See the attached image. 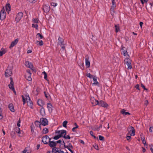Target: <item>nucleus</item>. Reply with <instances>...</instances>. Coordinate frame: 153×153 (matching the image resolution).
Instances as JSON below:
<instances>
[{"label": "nucleus", "instance_id": "c756f323", "mask_svg": "<svg viewBox=\"0 0 153 153\" xmlns=\"http://www.w3.org/2000/svg\"><path fill=\"white\" fill-rule=\"evenodd\" d=\"M93 79L94 81V82L93 83V84H95L98 85L99 84V83L97 81V77L95 76H94V77H93Z\"/></svg>", "mask_w": 153, "mask_h": 153}, {"label": "nucleus", "instance_id": "2f4dec72", "mask_svg": "<svg viewBox=\"0 0 153 153\" xmlns=\"http://www.w3.org/2000/svg\"><path fill=\"white\" fill-rule=\"evenodd\" d=\"M31 75H30V74H26L25 76L26 78L29 81H31L32 80Z\"/></svg>", "mask_w": 153, "mask_h": 153}, {"label": "nucleus", "instance_id": "9d476101", "mask_svg": "<svg viewBox=\"0 0 153 153\" xmlns=\"http://www.w3.org/2000/svg\"><path fill=\"white\" fill-rule=\"evenodd\" d=\"M112 2V5L111 6V15H113V13H114V10L116 6V4L114 0H111Z\"/></svg>", "mask_w": 153, "mask_h": 153}, {"label": "nucleus", "instance_id": "f8f14e48", "mask_svg": "<svg viewBox=\"0 0 153 153\" xmlns=\"http://www.w3.org/2000/svg\"><path fill=\"white\" fill-rule=\"evenodd\" d=\"M88 56L87 55H86L85 56V65L87 68H89L90 65V62Z\"/></svg>", "mask_w": 153, "mask_h": 153}, {"label": "nucleus", "instance_id": "a19ab883", "mask_svg": "<svg viewBox=\"0 0 153 153\" xmlns=\"http://www.w3.org/2000/svg\"><path fill=\"white\" fill-rule=\"evenodd\" d=\"M141 140L143 142V144L145 145L146 144V141H145V138L144 137H141Z\"/></svg>", "mask_w": 153, "mask_h": 153}, {"label": "nucleus", "instance_id": "13d9d810", "mask_svg": "<svg viewBox=\"0 0 153 153\" xmlns=\"http://www.w3.org/2000/svg\"><path fill=\"white\" fill-rule=\"evenodd\" d=\"M102 125L101 124H100V126H99V127H98L97 128V130H99V129L100 128H102Z\"/></svg>", "mask_w": 153, "mask_h": 153}, {"label": "nucleus", "instance_id": "69168bd1", "mask_svg": "<svg viewBox=\"0 0 153 153\" xmlns=\"http://www.w3.org/2000/svg\"><path fill=\"white\" fill-rule=\"evenodd\" d=\"M60 132H61V131H59V130H57V131H56V133L57 134H60Z\"/></svg>", "mask_w": 153, "mask_h": 153}, {"label": "nucleus", "instance_id": "09e8293b", "mask_svg": "<svg viewBox=\"0 0 153 153\" xmlns=\"http://www.w3.org/2000/svg\"><path fill=\"white\" fill-rule=\"evenodd\" d=\"M99 140H104V137L101 135H99Z\"/></svg>", "mask_w": 153, "mask_h": 153}, {"label": "nucleus", "instance_id": "6ab92c4d", "mask_svg": "<svg viewBox=\"0 0 153 153\" xmlns=\"http://www.w3.org/2000/svg\"><path fill=\"white\" fill-rule=\"evenodd\" d=\"M8 108L11 112H14L15 109L12 103L9 104L8 105Z\"/></svg>", "mask_w": 153, "mask_h": 153}, {"label": "nucleus", "instance_id": "864d4df0", "mask_svg": "<svg viewBox=\"0 0 153 153\" xmlns=\"http://www.w3.org/2000/svg\"><path fill=\"white\" fill-rule=\"evenodd\" d=\"M64 138L65 139H70L71 138V137L69 135H68L67 136H65Z\"/></svg>", "mask_w": 153, "mask_h": 153}, {"label": "nucleus", "instance_id": "393cba45", "mask_svg": "<svg viewBox=\"0 0 153 153\" xmlns=\"http://www.w3.org/2000/svg\"><path fill=\"white\" fill-rule=\"evenodd\" d=\"M37 103L39 105L42 107L44 105V102L42 100L39 99L38 100Z\"/></svg>", "mask_w": 153, "mask_h": 153}, {"label": "nucleus", "instance_id": "5fc2aeb1", "mask_svg": "<svg viewBox=\"0 0 153 153\" xmlns=\"http://www.w3.org/2000/svg\"><path fill=\"white\" fill-rule=\"evenodd\" d=\"M23 153H30L29 152H27V150L26 148H25L22 152Z\"/></svg>", "mask_w": 153, "mask_h": 153}, {"label": "nucleus", "instance_id": "f704fd0d", "mask_svg": "<svg viewBox=\"0 0 153 153\" xmlns=\"http://www.w3.org/2000/svg\"><path fill=\"white\" fill-rule=\"evenodd\" d=\"M115 31L116 33L118 32L120 30L119 25V24L115 25Z\"/></svg>", "mask_w": 153, "mask_h": 153}, {"label": "nucleus", "instance_id": "6e6552de", "mask_svg": "<svg viewBox=\"0 0 153 153\" xmlns=\"http://www.w3.org/2000/svg\"><path fill=\"white\" fill-rule=\"evenodd\" d=\"M97 105H98L100 106L103 107L104 108L107 107L108 106V105L105 102L102 100H100L98 101Z\"/></svg>", "mask_w": 153, "mask_h": 153}, {"label": "nucleus", "instance_id": "a18cd8bd", "mask_svg": "<svg viewBox=\"0 0 153 153\" xmlns=\"http://www.w3.org/2000/svg\"><path fill=\"white\" fill-rule=\"evenodd\" d=\"M60 135H59V134L58 135L55 136L53 137V139L55 140H58L59 139V138L61 137V136H60Z\"/></svg>", "mask_w": 153, "mask_h": 153}, {"label": "nucleus", "instance_id": "603ef678", "mask_svg": "<svg viewBox=\"0 0 153 153\" xmlns=\"http://www.w3.org/2000/svg\"><path fill=\"white\" fill-rule=\"evenodd\" d=\"M141 86L142 88H143L144 89V90H147V89H146V88H145V86L143 84L141 83Z\"/></svg>", "mask_w": 153, "mask_h": 153}, {"label": "nucleus", "instance_id": "49530a36", "mask_svg": "<svg viewBox=\"0 0 153 153\" xmlns=\"http://www.w3.org/2000/svg\"><path fill=\"white\" fill-rule=\"evenodd\" d=\"M33 21L34 23H38L39 20L37 19H33Z\"/></svg>", "mask_w": 153, "mask_h": 153}, {"label": "nucleus", "instance_id": "20e7f679", "mask_svg": "<svg viewBox=\"0 0 153 153\" xmlns=\"http://www.w3.org/2000/svg\"><path fill=\"white\" fill-rule=\"evenodd\" d=\"M51 140V138L47 135H45L42 137V141L45 144H48Z\"/></svg>", "mask_w": 153, "mask_h": 153}, {"label": "nucleus", "instance_id": "39448f33", "mask_svg": "<svg viewBox=\"0 0 153 153\" xmlns=\"http://www.w3.org/2000/svg\"><path fill=\"white\" fill-rule=\"evenodd\" d=\"M6 13L5 12V10L3 8L0 12V19L1 20H4L6 17Z\"/></svg>", "mask_w": 153, "mask_h": 153}, {"label": "nucleus", "instance_id": "2eb2a0df", "mask_svg": "<svg viewBox=\"0 0 153 153\" xmlns=\"http://www.w3.org/2000/svg\"><path fill=\"white\" fill-rule=\"evenodd\" d=\"M18 41L19 39H16L14 41H12L9 47V48H11L13 47L17 44Z\"/></svg>", "mask_w": 153, "mask_h": 153}, {"label": "nucleus", "instance_id": "9b49d317", "mask_svg": "<svg viewBox=\"0 0 153 153\" xmlns=\"http://www.w3.org/2000/svg\"><path fill=\"white\" fill-rule=\"evenodd\" d=\"M10 84L8 86L9 88L12 90L13 92H15V90L13 86V79L12 77L10 78Z\"/></svg>", "mask_w": 153, "mask_h": 153}, {"label": "nucleus", "instance_id": "e433bc0d", "mask_svg": "<svg viewBox=\"0 0 153 153\" xmlns=\"http://www.w3.org/2000/svg\"><path fill=\"white\" fill-rule=\"evenodd\" d=\"M15 131L16 133H17L18 134H20L21 133L22 131H20V129L19 127H16L15 128Z\"/></svg>", "mask_w": 153, "mask_h": 153}, {"label": "nucleus", "instance_id": "3c124183", "mask_svg": "<svg viewBox=\"0 0 153 153\" xmlns=\"http://www.w3.org/2000/svg\"><path fill=\"white\" fill-rule=\"evenodd\" d=\"M150 149L151 150L152 153H153V145H150Z\"/></svg>", "mask_w": 153, "mask_h": 153}, {"label": "nucleus", "instance_id": "1a4fd4ad", "mask_svg": "<svg viewBox=\"0 0 153 153\" xmlns=\"http://www.w3.org/2000/svg\"><path fill=\"white\" fill-rule=\"evenodd\" d=\"M22 97L23 105H25V102H27V101H30V98L29 97L28 95H26L25 96L22 95Z\"/></svg>", "mask_w": 153, "mask_h": 153}, {"label": "nucleus", "instance_id": "7ed1b4c3", "mask_svg": "<svg viewBox=\"0 0 153 153\" xmlns=\"http://www.w3.org/2000/svg\"><path fill=\"white\" fill-rule=\"evenodd\" d=\"M124 63L128 66L127 69H130L132 68L131 60L128 58H126L124 60Z\"/></svg>", "mask_w": 153, "mask_h": 153}, {"label": "nucleus", "instance_id": "4be33fe9", "mask_svg": "<svg viewBox=\"0 0 153 153\" xmlns=\"http://www.w3.org/2000/svg\"><path fill=\"white\" fill-rule=\"evenodd\" d=\"M40 113L42 116H44L45 114V109L44 108L42 107L40 109Z\"/></svg>", "mask_w": 153, "mask_h": 153}, {"label": "nucleus", "instance_id": "4d7b16f0", "mask_svg": "<svg viewBox=\"0 0 153 153\" xmlns=\"http://www.w3.org/2000/svg\"><path fill=\"white\" fill-rule=\"evenodd\" d=\"M27 74H30V75L31 74V73L30 72V71L29 70H27Z\"/></svg>", "mask_w": 153, "mask_h": 153}, {"label": "nucleus", "instance_id": "ddd939ff", "mask_svg": "<svg viewBox=\"0 0 153 153\" xmlns=\"http://www.w3.org/2000/svg\"><path fill=\"white\" fill-rule=\"evenodd\" d=\"M50 7L49 5L45 4L43 6V9L44 12L47 13L50 10Z\"/></svg>", "mask_w": 153, "mask_h": 153}, {"label": "nucleus", "instance_id": "b1692460", "mask_svg": "<svg viewBox=\"0 0 153 153\" xmlns=\"http://www.w3.org/2000/svg\"><path fill=\"white\" fill-rule=\"evenodd\" d=\"M6 10L7 12L9 13V12L10 10V5L9 4H7L6 6Z\"/></svg>", "mask_w": 153, "mask_h": 153}, {"label": "nucleus", "instance_id": "bb28decb", "mask_svg": "<svg viewBox=\"0 0 153 153\" xmlns=\"http://www.w3.org/2000/svg\"><path fill=\"white\" fill-rule=\"evenodd\" d=\"M35 44L37 45H38L40 46H42L43 45L44 43L42 40L40 41H36L35 42Z\"/></svg>", "mask_w": 153, "mask_h": 153}, {"label": "nucleus", "instance_id": "4468645a", "mask_svg": "<svg viewBox=\"0 0 153 153\" xmlns=\"http://www.w3.org/2000/svg\"><path fill=\"white\" fill-rule=\"evenodd\" d=\"M91 101L92 104L93 106L97 105L98 102V101L94 97L91 98Z\"/></svg>", "mask_w": 153, "mask_h": 153}, {"label": "nucleus", "instance_id": "0e129e2a", "mask_svg": "<svg viewBox=\"0 0 153 153\" xmlns=\"http://www.w3.org/2000/svg\"><path fill=\"white\" fill-rule=\"evenodd\" d=\"M131 137L130 136H128L126 137V139L127 140H129L131 138Z\"/></svg>", "mask_w": 153, "mask_h": 153}, {"label": "nucleus", "instance_id": "052dcab7", "mask_svg": "<svg viewBox=\"0 0 153 153\" xmlns=\"http://www.w3.org/2000/svg\"><path fill=\"white\" fill-rule=\"evenodd\" d=\"M3 118V116L2 115V113L0 112V120L2 119Z\"/></svg>", "mask_w": 153, "mask_h": 153}, {"label": "nucleus", "instance_id": "338daca9", "mask_svg": "<svg viewBox=\"0 0 153 153\" xmlns=\"http://www.w3.org/2000/svg\"><path fill=\"white\" fill-rule=\"evenodd\" d=\"M74 125L75 126V127L76 128H78L79 127V126L76 123H74Z\"/></svg>", "mask_w": 153, "mask_h": 153}, {"label": "nucleus", "instance_id": "680f3d73", "mask_svg": "<svg viewBox=\"0 0 153 153\" xmlns=\"http://www.w3.org/2000/svg\"><path fill=\"white\" fill-rule=\"evenodd\" d=\"M62 140H59L56 141V143H61V142H62Z\"/></svg>", "mask_w": 153, "mask_h": 153}, {"label": "nucleus", "instance_id": "e2e57ef3", "mask_svg": "<svg viewBox=\"0 0 153 153\" xmlns=\"http://www.w3.org/2000/svg\"><path fill=\"white\" fill-rule=\"evenodd\" d=\"M61 47V48L62 49H63V51L65 49V47L64 45H63L62 46H60Z\"/></svg>", "mask_w": 153, "mask_h": 153}, {"label": "nucleus", "instance_id": "58836bf2", "mask_svg": "<svg viewBox=\"0 0 153 153\" xmlns=\"http://www.w3.org/2000/svg\"><path fill=\"white\" fill-rule=\"evenodd\" d=\"M44 94H45V95L46 97L48 99L50 97V95L48 93V92L46 91H44Z\"/></svg>", "mask_w": 153, "mask_h": 153}, {"label": "nucleus", "instance_id": "cd10ccee", "mask_svg": "<svg viewBox=\"0 0 153 153\" xmlns=\"http://www.w3.org/2000/svg\"><path fill=\"white\" fill-rule=\"evenodd\" d=\"M6 52V51L3 48H1L0 51V56H2Z\"/></svg>", "mask_w": 153, "mask_h": 153}, {"label": "nucleus", "instance_id": "6e6d98bb", "mask_svg": "<svg viewBox=\"0 0 153 153\" xmlns=\"http://www.w3.org/2000/svg\"><path fill=\"white\" fill-rule=\"evenodd\" d=\"M149 131L151 132H153V127H150L149 128Z\"/></svg>", "mask_w": 153, "mask_h": 153}, {"label": "nucleus", "instance_id": "7c9ffc66", "mask_svg": "<svg viewBox=\"0 0 153 153\" xmlns=\"http://www.w3.org/2000/svg\"><path fill=\"white\" fill-rule=\"evenodd\" d=\"M59 151V150L55 146L52 148V151L51 152L53 153V152L56 153L57 152H58Z\"/></svg>", "mask_w": 153, "mask_h": 153}, {"label": "nucleus", "instance_id": "79ce46f5", "mask_svg": "<svg viewBox=\"0 0 153 153\" xmlns=\"http://www.w3.org/2000/svg\"><path fill=\"white\" fill-rule=\"evenodd\" d=\"M86 76L90 78H93V77H94V76L92 75H91L90 73L87 74H86Z\"/></svg>", "mask_w": 153, "mask_h": 153}, {"label": "nucleus", "instance_id": "f3484780", "mask_svg": "<svg viewBox=\"0 0 153 153\" xmlns=\"http://www.w3.org/2000/svg\"><path fill=\"white\" fill-rule=\"evenodd\" d=\"M67 133L66 130H61V132L60 134H59L60 136H61V137H62L63 138L66 135Z\"/></svg>", "mask_w": 153, "mask_h": 153}, {"label": "nucleus", "instance_id": "473e14b6", "mask_svg": "<svg viewBox=\"0 0 153 153\" xmlns=\"http://www.w3.org/2000/svg\"><path fill=\"white\" fill-rule=\"evenodd\" d=\"M28 106L30 107V108H33V103L31 100L27 101L26 102Z\"/></svg>", "mask_w": 153, "mask_h": 153}, {"label": "nucleus", "instance_id": "f257e3e1", "mask_svg": "<svg viewBox=\"0 0 153 153\" xmlns=\"http://www.w3.org/2000/svg\"><path fill=\"white\" fill-rule=\"evenodd\" d=\"M13 68L11 66H8L5 73V76L6 77H10L12 75Z\"/></svg>", "mask_w": 153, "mask_h": 153}, {"label": "nucleus", "instance_id": "0eeeda50", "mask_svg": "<svg viewBox=\"0 0 153 153\" xmlns=\"http://www.w3.org/2000/svg\"><path fill=\"white\" fill-rule=\"evenodd\" d=\"M40 121L42 125L44 126L47 125L48 124V121L46 118H41Z\"/></svg>", "mask_w": 153, "mask_h": 153}, {"label": "nucleus", "instance_id": "8fccbe9b", "mask_svg": "<svg viewBox=\"0 0 153 153\" xmlns=\"http://www.w3.org/2000/svg\"><path fill=\"white\" fill-rule=\"evenodd\" d=\"M20 122H21L20 119L19 118L17 123V125L19 127H20Z\"/></svg>", "mask_w": 153, "mask_h": 153}, {"label": "nucleus", "instance_id": "c85d7f7f", "mask_svg": "<svg viewBox=\"0 0 153 153\" xmlns=\"http://www.w3.org/2000/svg\"><path fill=\"white\" fill-rule=\"evenodd\" d=\"M121 113L124 115L130 114L129 112H126V110L124 109H123L122 110Z\"/></svg>", "mask_w": 153, "mask_h": 153}, {"label": "nucleus", "instance_id": "a878e982", "mask_svg": "<svg viewBox=\"0 0 153 153\" xmlns=\"http://www.w3.org/2000/svg\"><path fill=\"white\" fill-rule=\"evenodd\" d=\"M125 48H123L122 49V53L125 56H128V54L127 53V51L125 49Z\"/></svg>", "mask_w": 153, "mask_h": 153}, {"label": "nucleus", "instance_id": "bf43d9fd", "mask_svg": "<svg viewBox=\"0 0 153 153\" xmlns=\"http://www.w3.org/2000/svg\"><path fill=\"white\" fill-rule=\"evenodd\" d=\"M135 87L138 90H139V85L138 84L137 85L135 86Z\"/></svg>", "mask_w": 153, "mask_h": 153}, {"label": "nucleus", "instance_id": "423d86ee", "mask_svg": "<svg viewBox=\"0 0 153 153\" xmlns=\"http://www.w3.org/2000/svg\"><path fill=\"white\" fill-rule=\"evenodd\" d=\"M23 16V13L22 12H19L15 18V20L17 22H18L21 20Z\"/></svg>", "mask_w": 153, "mask_h": 153}, {"label": "nucleus", "instance_id": "ea45409f", "mask_svg": "<svg viewBox=\"0 0 153 153\" xmlns=\"http://www.w3.org/2000/svg\"><path fill=\"white\" fill-rule=\"evenodd\" d=\"M67 123H68L67 121L66 120L64 121L62 123L63 126L65 128H66L67 127Z\"/></svg>", "mask_w": 153, "mask_h": 153}, {"label": "nucleus", "instance_id": "5701e85b", "mask_svg": "<svg viewBox=\"0 0 153 153\" xmlns=\"http://www.w3.org/2000/svg\"><path fill=\"white\" fill-rule=\"evenodd\" d=\"M66 148H67L71 153H73V151L71 149V148H73V146H72L71 143H69L68 145L67 146Z\"/></svg>", "mask_w": 153, "mask_h": 153}, {"label": "nucleus", "instance_id": "4c0bfd02", "mask_svg": "<svg viewBox=\"0 0 153 153\" xmlns=\"http://www.w3.org/2000/svg\"><path fill=\"white\" fill-rule=\"evenodd\" d=\"M36 36L39 39H40L43 38V36L39 33H38L36 35Z\"/></svg>", "mask_w": 153, "mask_h": 153}, {"label": "nucleus", "instance_id": "37998d69", "mask_svg": "<svg viewBox=\"0 0 153 153\" xmlns=\"http://www.w3.org/2000/svg\"><path fill=\"white\" fill-rule=\"evenodd\" d=\"M42 74L44 75V78L45 79L47 80V74L46 73L45 71H43L42 72Z\"/></svg>", "mask_w": 153, "mask_h": 153}, {"label": "nucleus", "instance_id": "de8ad7c7", "mask_svg": "<svg viewBox=\"0 0 153 153\" xmlns=\"http://www.w3.org/2000/svg\"><path fill=\"white\" fill-rule=\"evenodd\" d=\"M51 6H53V7H55L57 5V4L56 3L52 2L51 3Z\"/></svg>", "mask_w": 153, "mask_h": 153}, {"label": "nucleus", "instance_id": "412c9836", "mask_svg": "<svg viewBox=\"0 0 153 153\" xmlns=\"http://www.w3.org/2000/svg\"><path fill=\"white\" fill-rule=\"evenodd\" d=\"M58 43L59 45H60V46H62L63 45H64V41L63 39L59 37L58 39Z\"/></svg>", "mask_w": 153, "mask_h": 153}, {"label": "nucleus", "instance_id": "c9c22d12", "mask_svg": "<svg viewBox=\"0 0 153 153\" xmlns=\"http://www.w3.org/2000/svg\"><path fill=\"white\" fill-rule=\"evenodd\" d=\"M48 129L46 128H44L42 130V133L44 134H46L48 132Z\"/></svg>", "mask_w": 153, "mask_h": 153}, {"label": "nucleus", "instance_id": "a211bd4d", "mask_svg": "<svg viewBox=\"0 0 153 153\" xmlns=\"http://www.w3.org/2000/svg\"><path fill=\"white\" fill-rule=\"evenodd\" d=\"M25 65L28 68L32 69L33 68V65L32 63L29 62H26L25 63Z\"/></svg>", "mask_w": 153, "mask_h": 153}, {"label": "nucleus", "instance_id": "aec40b11", "mask_svg": "<svg viewBox=\"0 0 153 153\" xmlns=\"http://www.w3.org/2000/svg\"><path fill=\"white\" fill-rule=\"evenodd\" d=\"M47 108L49 112H52V106L51 104V103H48L47 104Z\"/></svg>", "mask_w": 153, "mask_h": 153}, {"label": "nucleus", "instance_id": "774afa93", "mask_svg": "<svg viewBox=\"0 0 153 153\" xmlns=\"http://www.w3.org/2000/svg\"><path fill=\"white\" fill-rule=\"evenodd\" d=\"M90 134L92 136H93L94 135V132L93 131H90Z\"/></svg>", "mask_w": 153, "mask_h": 153}, {"label": "nucleus", "instance_id": "72a5a7b5", "mask_svg": "<svg viewBox=\"0 0 153 153\" xmlns=\"http://www.w3.org/2000/svg\"><path fill=\"white\" fill-rule=\"evenodd\" d=\"M34 124H35V125L37 127H39L40 129H41V126H40V123L39 121H36L35 122Z\"/></svg>", "mask_w": 153, "mask_h": 153}, {"label": "nucleus", "instance_id": "c03bdc74", "mask_svg": "<svg viewBox=\"0 0 153 153\" xmlns=\"http://www.w3.org/2000/svg\"><path fill=\"white\" fill-rule=\"evenodd\" d=\"M32 27L35 28L36 30L38 29V25L37 24H32Z\"/></svg>", "mask_w": 153, "mask_h": 153}, {"label": "nucleus", "instance_id": "f03ea898", "mask_svg": "<svg viewBox=\"0 0 153 153\" xmlns=\"http://www.w3.org/2000/svg\"><path fill=\"white\" fill-rule=\"evenodd\" d=\"M127 130L128 134L131 136H134L135 135V130L134 127L129 126L128 127Z\"/></svg>", "mask_w": 153, "mask_h": 153}, {"label": "nucleus", "instance_id": "dca6fc26", "mask_svg": "<svg viewBox=\"0 0 153 153\" xmlns=\"http://www.w3.org/2000/svg\"><path fill=\"white\" fill-rule=\"evenodd\" d=\"M49 145L51 147H55L56 145V142L51 140L49 142Z\"/></svg>", "mask_w": 153, "mask_h": 153}]
</instances>
